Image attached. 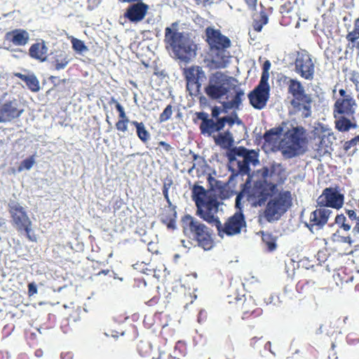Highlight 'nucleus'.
Returning <instances> with one entry per match:
<instances>
[{
  "label": "nucleus",
  "mask_w": 359,
  "mask_h": 359,
  "mask_svg": "<svg viewBox=\"0 0 359 359\" xmlns=\"http://www.w3.org/2000/svg\"><path fill=\"white\" fill-rule=\"evenodd\" d=\"M191 198L196 207V215L208 224H214L219 237L239 234L246 226L245 218L241 210L236 211L222 224L217 216L220 205L217 196L203 186H193Z\"/></svg>",
  "instance_id": "nucleus-1"
},
{
  "label": "nucleus",
  "mask_w": 359,
  "mask_h": 359,
  "mask_svg": "<svg viewBox=\"0 0 359 359\" xmlns=\"http://www.w3.org/2000/svg\"><path fill=\"white\" fill-rule=\"evenodd\" d=\"M205 41L208 45L209 63L211 67L218 69L226 67L231 57L228 49L231 46L229 37L212 27L205 29Z\"/></svg>",
  "instance_id": "nucleus-2"
},
{
  "label": "nucleus",
  "mask_w": 359,
  "mask_h": 359,
  "mask_svg": "<svg viewBox=\"0 0 359 359\" xmlns=\"http://www.w3.org/2000/svg\"><path fill=\"white\" fill-rule=\"evenodd\" d=\"M339 97L336 100L333 105V116L335 119L334 127L339 132H348L357 127L354 120L356 102L351 93L341 88L339 90Z\"/></svg>",
  "instance_id": "nucleus-3"
},
{
  "label": "nucleus",
  "mask_w": 359,
  "mask_h": 359,
  "mask_svg": "<svg viewBox=\"0 0 359 359\" xmlns=\"http://www.w3.org/2000/svg\"><path fill=\"white\" fill-rule=\"evenodd\" d=\"M177 27V23L173 22L165 29L164 42L178 59L187 61L196 54V45L189 33L178 32Z\"/></svg>",
  "instance_id": "nucleus-4"
},
{
  "label": "nucleus",
  "mask_w": 359,
  "mask_h": 359,
  "mask_svg": "<svg viewBox=\"0 0 359 359\" xmlns=\"http://www.w3.org/2000/svg\"><path fill=\"white\" fill-rule=\"evenodd\" d=\"M181 226L185 236L196 243L198 247L209 250L214 246L212 230L191 215L181 219Z\"/></svg>",
  "instance_id": "nucleus-5"
},
{
  "label": "nucleus",
  "mask_w": 359,
  "mask_h": 359,
  "mask_svg": "<svg viewBox=\"0 0 359 359\" xmlns=\"http://www.w3.org/2000/svg\"><path fill=\"white\" fill-rule=\"evenodd\" d=\"M306 133L302 126L293 127L285 133L280 141V150L284 157L292 158L304 153L307 142Z\"/></svg>",
  "instance_id": "nucleus-6"
},
{
  "label": "nucleus",
  "mask_w": 359,
  "mask_h": 359,
  "mask_svg": "<svg viewBox=\"0 0 359 359\" xmlns=\"http://www.w3.org/2000/svg\"><path fill=\"white\" fill-rule=\"evenodd\" d=\"M8 212L13 226L19 233H25L26 238L32 242H36V237L32 234V222L26 210L18 202L8 203Z\"/></svg>",
  "instance_id": "nucleus-7"
},
{
  "label": "nucleus",
  "mask_w": 359,
  "mask_h": 359,
  "mask_svg": "<svg viewBox=\"0 0 359 359\" xmlns=\"http://www.w3.org/2000/svg\"><path fill=\"white\" fill-rule=\"evenodd\" d=\"M292 205L291 191H281L267 203L264 212V217L269 222L278 220L290 209Z\"/></svg>",
  "instance_id": "nucleus-8"
},
{
  "label": "nucleus",
  "mask_w": 359,
  "mask_h": 359,
  "mask_svg": "<svg viewBox=\"0 0 359 359\" xmlns=\"http://www.w3.org/2000/svg\"><path fill=\"white\" fill-rule=\"evenodd\" d=\"M229 77L221 72L212 73L209 76L208 83L204 92L209 99L218 100L229 92Z\"/></svg>",
  "instance_id": "nucleus-9"
},
{
  "label": "nucleus",
  "mask_w": 359,
  "mask_h": 359,
  "mask_svg": "<svg viewBox=\"0 0 359 359\" xmlns=\"http://www.w3.org/2000/svg\"><path fill=\"white\" fill-rule=\"evenodd\" d=\"M277 189V184L270 183L266 181L257 180L253 183L252 187L248 191L247 199L253 207H261L265 205L268 198L271 196L270 191L275 192Z\"/></svg>",
  "instance_id": "nucleus-10"
},
{
  "label": "nucleus",
  "mask_w": 359,
  "mask_h": 359,
  "mask_svg": "<svg viewBox=\"0 0 359 359\" xmlns=\"http://www.w3.org/2000/svg\"><path fill=\"white\" fill-rule=\"evenodd\" d=\"M6 94L0 100V123L11 122L19 118L25 111L21 101L14 97L6 99Z\"/></svg>",
  "instance_id": "nucleus-11"
},
{
  "label": "nucleus",
  "mask_w": 359,
  "mask_h": 359,
  "mask_svg": "<svg viewBox=\"0 0 359 359\" xmlns=\"http://www.w3.org/2000/svg\"><path fill=\"white\" fill-rule=\"evenodd\" d=\"M184 76L187 82V90L191 95L199 94L202 83L206 80V75L200 66H191L184 69Z\"/></svg>",
  "instance_id": "nucleus-12"
},
{
  "label": "nucleus",
  "mask_w": 359,
  "mask_h": 359,
  "mask_svg": "<svg viewBox=\"0 0 359 359\" xmlns=\"http://www.w3.org/2000/svg\"><path fill=\"white\" fill-rule=\"evenodd\" d=\"M294 71L299 76L309 81L313 79L315 64L311 55L306 50L298 51L294 60Z\"/></svg>",
  "instance_id": "nucleus-13"
},
{
  "label": "nucleus",
  "mask_w": 359,
  "mask_h": 359,
  "mask_svg": "<svg viewBox=\"0 0 359 359\" xmlns=\"http://www.w3.org/2000/svg\"><path fill=\"white\" fill-rule=\"evenodd\" d=\"M344 202V196L339 192L337 187L325 188L317 199L318 206H323L325 208H332L337 210L343 206Z\"/></svg>",
  "instance_id": "nucleus-14"
},
{
  "label": "nucleus",
  "mask_w": 359,
  "mask_h": 359,
  "mask_svg": "<svg viewBox=\"0 0 359 359\" xmlns=\"http://www.w3.org/2000/svg\"><path fill=\"white\" fill-rule=\"evenodd\" d=\"M236 304L242 313L243 320L255 318L262 314V309L257 306L251 296L245 297L243 302L238 300Z\"/></svg>",
  "instance_id": "nucleus-15"
},
{
  "label": "nucleus",
  "mask_w": 359,
  "mask_h": 359,
  "mask_svg": "<svg viewBox=\"0 0 359 359\" xmlns=\"http://www.w3.org/2000/svg\"><path fill=\"white\" fill-rule=\"evenodd\" d=\"M319 208L313 211L309 217V222L306 224V226L312 231L314 228L316 229H322L328 221L332 211L324 208L323 206H318Z\"/></svg>",
  "instance_id": "nucleus-16"
},
{
  "label": "nucleus",
  "mask_w": 359,
  "mask_h": 359,
  "mask_svg": "<svg viewBox=\"0 0 359 359\" xmlns=\"http://www.w3.org/2000/svg\"><path fill=\"white\" fill-rule=\"evenodd\" d=\"M29 41V34L24 29H14L7 32L4 36V43L9 46H25Z\"/></svg>",
  "instance_id": "nucleus-17"
},
{
  "label": "nucleus",
  "mask_w": 359,
  "mask_h": 359,
  "mask_svg": "<svg viewBox=\"0 0 359 359\" xmlns=\"http://www.w3.org/2000/svg\"><path fill=\"white\" fill-rule=\"evenodd\" d=\"M149 6L142 1L133 4L128 7L123 14L125 18L130 22L137 23L146 16Z\"/></svg>",
  "instance_id": "nucleus-18"
},
{
  "label": "nucleus",
  "mask_w": 359,
  "mask_h": 359,
  "mask_svg": "<svg viewBox=\"0 0 359 359\" xmlns=\"http://www.w3.org/2000/svg\"><path fill=\"white\" fill-rule=\"evenodd\" d=\"M269 95L270 90L256 86L255 88L249 93L248 98L250 104L255 109H262L266 107Z\"/></svg>",
  "instance_id": "nucleus-19"
},
{
  "label": "nucleus",
  "mask_w": 359,
  "mask_h": 359,
  "mask_svg": "<svg viewBox=\"0 0 359 359\" xmlns=\"http://www.w3.org/2000/svg\"><path fill=\"white\" fill-rule=\"evenodd\" d=\"M312 98L310 95L305 93V90L299 94L293 96L291 104L298 110L304 109L303 116L307 118L311 114Z\"/></svg>",
  "instance_id": "nucleus-20"
},
{
  "label": "nucleus",
  "mask_w": 359,
  "mask_h": 359,
  "mask_svg": "<svg viewBox=\"0 0 359 359\" xmlns=\"http://www.w3.org/2000/svg\"><path fill=\"white\" fill-rule=\"evenodd\" d=\"M273 12V8H266L260 4V11L252 16V27L255 32H262L263 27L269 23V17Z\"/></svg>",
  "instance_id": "nucleus-21"
},
{
  "label": "nucleus",
  "mask_w": 359,
  "mask_h": 359,
  "mask_svg": "<svg viewBox=\"0 0 359 359\" xmlns=\"http://www.w3.org/2000/svg\"><path fill=\"white\" fill-rule=\"evenodd\" d=\"M48 48L44 41L33 43L29 48V55L39 62H45L48 57Z\"/></svg>",
  "instance_id": "nucleus-22"
},
{
  "label": "nucleus",
  "mask_w": 359,
  "mask_h": 359,
  "mask_svg": "<svg viewBox=\"0 0 359 359\" xmlns=\"http://www.w3.org/2000/svg\"><path fill=\"white\" fill-rule=\"evenodd\" d=\"M283 84L287 86V93L292 97L297 95L304 90V88L302 83L294 79H292L285 75H281L279 79Z\"/></svg>",
  "instance_id": "nucleus-23"
},
{
  "label": "nucleus",
  "mask_w": 359,
  "mask_h": 359,
  "mask_svg": "<svg viewBox=\"0 0 359 359\" xmlns=\"http://www.w3.org/2000/svg\"><path fill=\"white\" fill-rule=\"evenodd\" d=\"M14 76L23 81L29 90L32 92L37 93L39 91L40 83L37 77L34 74L25 75L20 72H16L14 73Z\"/></svg>",
  "instance_id": "nucleus-24"
},
{
  "label": "nucleus",
  "mask_w": 359,
  "mask_h": 359,
  "mask_svg": "<svg viewBox=\"0 0 359 359\" xmlns=\"http://www.w3.org/2000/svg\"><path fill=\"white\" fill-rule=\"evenodd\" d=\"M71 59L69 55L64 50H59L56 52L55 55L53 57L52 62L55 70L59 71L64 69L69 63Z\"/></svg>",
  "instance_id": "nucleus-25"
},
{
  "label": "nucleus",
  "mask_w": 359,
  "mask_h": 359,
  "mask_svg": "<svg viewBox=\"0 0 359 359\" xmlns=\"http://www.w3.org/2000/svg\"><path fill=\"white\" fill-rule=\"evenodd\" d=\"M235 95L230 101L224 102L222 107L226 110L238 109L244 98V91L240 88L236 90Z\"/></svg>",
  "instance_id": "nucleus-26"
},
{
  "label": "nucleus",
  "mask_w": 359,
  "mask_h": 359,
  "mask_svg": "<svg viewBox=\"0 0 359 359\" xmlns=\"http://www.w3.org/2000/svg\"><path fill=\"white\" fill-rule=\"evenodd\" d=\"M295 1L283 0V3L280 6V13L282 14V25H287L290 24V15L289 14L293 11Z\"/></svg>",
  "instance_id": "nucleus-27"
},
{
  "label": "nucleus",
  "mask_w": 359,
  "mask_h": 359,
  "mask_svg": "<svg viewBox=\"0 0 359 359\" xmlns=\"http://www.w3.org/2000/svg\"><path fill=\"white\" fill-rule=\"evenodd\" d=\"M332 142L330 141V137L326 135H323L319 137V142L316 149L319 156H322L326 154L330 153L331 149Z\"/></svg>",
  "instance_id": "nucleus-28"
},
{
  "label": "nucleus",
  "mask_w": 359,
  "mask_h": 359,
  "mask_svg": "<svg viewBox=\"0 0 359 359\" xmlns=\"http://www.w3.org/2000/svg\"><path fill=\"white\" fill-rule=\"evenodd\" d=\"M131 123L136 128V133L138 138L143 142L146 143L150 139V133L146 129V127L142 122L133 121Z\"/></svg>",
  "instance_id": "nucleus-29"
},
{
  "label": "nucleus",
  "mask_w": 359,
  "mask_h": 359,
  "mask_svg": "<svg viewBox=\"0 0 359 359\" xmlns=\"http://www.w3.org/2000/svg\"><path fill=\"white\" fill-rule=\"evenodd\" d=\"M187 353V347L185 342L178 341L174 348L173 355H170L168 359H181L184 357Z\"/></svg>",
  "instance_id": "nucleus-30"
},
{
  "label": "nucleus",
  "mask_w": 359,
  "mask_h": 359,
  "mask_svg": "<svg viewBox=\"0 0 359 359\" xmlns=\"http://www.w3.org/2000/svg\"><path fill=\"white\" fill-rule=\"evenodd\" d=\"M283 131V128L281 126L272 128L264 134L263 138L266 142L272 143L276 140L274 137H279Z\"/></svg>",
  "instance_id": "nucleus-31"
},
{
  "label": "nucleus",
  "mask_w": 359,
  "mask_h": 359,
  "mask_svg": "<svg viewBox=\"0 0 359 359\" xmlns=\"http://www.w3.org/2000/svg\"><path fill=\"white\" fill-rule=\"evenodd\" d=\"M175 219L176 212L172 210H169L168 213H163L161 218V222L170 229H175Z\"/></svg>",
  "instance_id": "nucleus-32"
},
{
  "label": "nucleus",
  "mask_w": 359,
  "mask_h": 359,
  "mask_svg": "<svg viewBox=\"0 0 359 359\" xmlns=\"http://www.w3.org/2000/svg\"><path fill=\"white\" fill-rule=\"evenodd\" d=\"M313 281L300 280L296 285V290L299 293H311L313 290Z\"/></svg>",
  "instance_id": "nucleus-33"
},
{
  "label": "nucleus",
  "mask_w": 359,
  "mask_h": 359,
  "mask_svg": "<svg viewBox=\"0 0 359 359\" xmlns=\"http://www.w3.org/2000/svg\"><path fill=\"white\" fill-rule=\"evenodd\" d=\"M262 241L267 250L269 252H272L276 248V239L271 233H264L262 234Z\"/></svg>",
  "instance_id": "nucleus-34"
},
{
  "label": "nucleus",
  "mask_w": 359,
  "mask_h": 359,
  "mask_svg": "<svg viewBox=\"0 0 359 359\" xmlns=\"http://www.w3.org/2000/svg\"><path fill=\"white\" fill-rule=\"evenodd\" d=\"M200 130L202 134L211 135L212 133L216 132L215 121L211 118L206 119L201 123Z\"/></svg>",
  "instance_id": "nucleus-35"
},
{
  "label": "nucleus",
  "mask_w": 359,
  "mask_h": 359,
  "mask_svg": "<svg viewBox=\"0 0 359 359\" xmlns=\"http://www.w3.org/2000/svg\"><path fill=\"white\" fill-rule=\"evenodd\" d=\"M71 43L72 45V48L76 53H82L88 50V47L85 45L83 41L73 36L71 38Z\"/></svg>",
  "instance_id": "nucleus-36"
},
{
  "label": "nucleus",
  "mask_w": 359,
  "mask_h": 359,
  "mask_svg": "<svg viewBox=\"0 0 359 359\" xmlns=\"http://www.w3.org/2000/svg\"><path fill=\"white\" fill-rule=\"evenodd\" d=\"M359 39V18L354 21L353 29L348 32L346 35V39L352 43H354Z\"/></svg>",
  "instance_id": "nucleus-37"
},
{
  "label": "nucleus",
  "mask_w": 359,
  "mask_h": 359,
  "mask_svg": "<svg viewBox=\"0 0 359 359\" xmlns=\"http://www.w3.org/2000/svg\"><path fill=\"white\" fill-rule=\"evenodd\" d=\"M139 354L145 357L149 355L151 352V346L148 342L140 341L137 346Z\"/></svg>",
  "instance_id": "nucleus-38"
},
{
  "label": "nucleus",
  "mask_w": 359,
  "mask_h": 359,
  "mask_svg": "<svg viewBox=\"0 0 359 359\" xmlns=\"http://www.w3.org/2000/svg\"><path fill=\"white\" fill-rule=\"evenodd\" d=\"M215 142L219 145H229L232 143L233 140L229 132H226L225 133L219 134L215 139Z\"/></svg>",
  "instance_id": "nucleus-39"
},
{
  "label": "nucleus",
  "mask_w": 359,
  "mask_h": 359,
  "mask_svg": "<svg viewBox=\"0 0 359 359\" xmlns=\"http://www.w3.org/2000/svg\"><path fill=\"white\" fill-rule=\"evenodd\" d=\"M335 223L342 229L348 231L351 228V224L346 222V218L343 214L337 215L335 217Z\"/></svg>",
  "instance_id": "nucleus-40"
},
{
  "label": "nucleus",
  "mask_w": 359,
  "mask_h": 359,
  "mask_svg": "<svg viewBox=\"0 0 359 359\" xmlns=\"http://www.w3.org/2000/svg\"><path fill=\"white\" fill-rule=\"evenodd\" d=\"M35 163L34 156L32 155L29 158L23 160L20 166L18 168V172H21L23 170H30Z\"/></svg>",
  "instance_id": "nucleus-41"
},
{
  "label": "nucleus",
  "mask_w": 359,
  "mask_h": 359,
  "mask_svg": "<svg viewBox=\"0 0 359 359\" xmlns=\"http://www.w3.org/2000/svg\"><path fill=\"white\" fill-rule=\"evenodd\" d=\"M172 180H168L167 182H164L163 186V189H162L163 196L169 206H170L172 205V203L169 198L168 191H169L170 187L172 186Z\"/></svg>",
  "instance_id": "nucleus-42"
},
{
  "label": "nucleus",
  "mask_w": 359,
  "mask_h": 359,
  "mask_svg": "<svg viewBox=\"0 0 359 359\" xmlns=\"http://www.w3.org/2000/svg\"><path fill=\"white\" fill-rule=\"evenodd\" d=\"M172 114V107L171 104H168L163 111L160 114L159 121L165 122L170 118Z\"/></svg>",
  "instance_id": "nucleus-43"
},
{
  "label": "nucleus",
  "mask_w": 359,
  "mask_h": 359,
  "mask_svg": "<svg viewBox=\"0 0 359 359\" xmlns=\"http://www.w3.org/2000/svg\"><path fill=\"white\" fill-rule=\"evenodd\" d=\"M269 78V72H262L261 79L259 81V84L257 86H259L260 88H264L267 90H270V86L268 83Z\"/></svg>",
  "instance_id": "nucleus-44"
},
{
  "label": "nucleus",
  "mask_w": 359,
  "mask_h": 359,
  "mask_svg": "<svg viewBox=\"0 0 359 359\" xmlns=\"http://www.w3.org/2000/svg\"><path fill=\"white\" fill-rule=\"evenodd\" d=\"M238 172L243 175L249 174L250 170V164L243 159L238 161Z\"/></svg>",
  "instance_id": "nucleus-45"
},
{
  "label": "nucleus",
  "mask_w": 359,
  "mask_h": 359,
  "mask_svg": "<svg viewBox=\"0 0 359 359\" xmlns=\"http://www.w3.org/2000/svg\"><path fill=\"white\" fill-rule=\"evenodd\" d=\"M129 120H118L116 123L115 126L118 131L126 133L128 130V124Z\"/></svg>",
  "instance_id": "nucleus-46"
},
{
  "label": "nucleus",
  "mask_w": 359,
  "mask_h": 359,
  "mask_svg": "<svg viewBox=\"0 0 359 359\" xmlns=\"http://www.w3.org/2000/svg\"><path fill=\"white\" fill-rule=\"evenodd\" d=\"M358 140L356 136L350 140L346 141L343 144V149L345 152H348L352 147L356 146Z\"/></svg>",
  "instance_id": "nucleus-47"
},
{
  "label": "nucleus",
  "mask_w": 359,
  "mask_h": 359,
  "mask_svg": "<svg viewBox=\"0 0 359 359\" xmlns=\"http://www.w3.org/2000/svg\"><path fill=\"white\" fill-rule=\"evenodd\" d=\"M193 161L194 163H193V165L189 169V172H191L194 169H196V167L197 165L202 164L205 163V160L203 157L198 156V154H196L194 153L192 154Z\"/></svg>",
  "instance_id": "nucleus-48"
},
{
  "label": "nucleus",
  "mask_w": 359,
  "mask_h": 359,
  "mask_svg": "<svg viewBox=\"0 0 359 359\" xmlns=\"http://www.w3.org/2000/svg\"><path fill=\"white\" fill-rule=\"evenodd\" d=\"M255 157V152L254 151H248V152L245 156V158L243 159L250 164L251 163H255L257 161V159H256Z\"/></svg>",
  "instance_id": "nucleus-49"
},
{
  "label": "nucleus",
  "mask_w": 359,
  "mask_h": 359,
  "mask_svg": "<svg viewBox=\"0 0 359 359\" xmlns=\"http://www.w3.org/2000/svg\"><path fill=\"white\" fill-rule=\"evenodd\" d=\"M346 214L348 215V219L352 222L355 221L356 222L359 219V216L357 215L356 210L354 209H345Z\"/></svg>",
  "instance_id": "nucleus-50"
},
{
  "label": "nucleus",
  "mask_w": 359,
  "mask_h": 359,
  "mask_svg": "<svg viewBox=\"0 0 359 359\" xmlns=\"http://www.w3.org/2000/svg\"><path fill=\"white\" fill-rule=\"evenodd\" d=\"M350 81L353 82L355 86V90H359V73L357 72H352L351 73Z\"/></svg>",
  "instance_id": "nucleus-51"
},
{
  "label": "nucleus",
  "mask_w": 359,
  "mask_h": 359,
  "mask_svg": "<svg viewBox=\"0 0 359 359\" xmlns=\"http://www.w3.org/2000/svg\"><path fill=\"white\" fill-rule=\"evenodd\" d=\"M109 104H115L116 109L118 111V114L125 112V110H124V108L123 107V106L114 97L111 98V100L109 102Z\"/></svg>",
  "instance_id": "nucleus-52"
},
{
  "label": "nucleus",
  "mask_w": 359,
  "mask_h": 359,
  "mask_svg": "<svg viewBox=\"0 0 359 359\" xmlns=\"http://www.w3.org/2000/svg\"><path fill=\"white\" fill-rule=\"evenodd\" d=\"M109 104H115L116 109L118 111V114L125 112V110H124V108L123 107V106L114 97L111 98V100L109 102Z\"/></svg>",
  "instance_id": "nucleus-53"
},
{
  "label": "nucleus",
  "mask_w": 359,
  "mask_h": 359,
  "mask_svg": "<svg viewBox=\"0 0 359 359\" xmlns=\"http://www.w3.org/2000/svg\"><path fill=\"white\" fill-rule=\"evenodd\" d=\"M215 131H220L225 126V123L223 117L219 118L217 122H215Z\"/></svg>",
  "instance_id": "nucleus-54"
},
{
  "label": "nucleus",
  "mask_w": 359,
  "mask_h": 359,
  "mask_svg": "<svg viewBox=\"0 0 359 359\" xmlns=\"http://www.w3.org/2000/svg\"><path fill=\"white\" fill-rule=\"evenodd\" d=\"M37 291V287L34 283H30L28 284V294L29 296L36 294Z\"/></svg>",
  "instance_id": "nucleus-55"
},
{
  "label": "nucleus",
  "mask_w": 359,
  "mask_h": 359,
  "mask_svg": "<svg viewBox=\"0 0 359 359\" xmlns=\"http://www.w3.org/2000/svg\"><path fill=\"white\" fill-rule=\"evenodd\" d=\"M258 0H244L248 8L252 11L256 10Z\"/></svg>",
  "instance_id": "nucleus-56"
},
{
  "label": "nucleus",
  "mask_w": 359,
  "mask_h": 359,
  "mask_svg": "<svg viewBox=\"0 0 359 359\" xmlns=\"http://www.w3.org/2000/svg\"><path fill=\"white\" fill-rule=\"evenodd\" d=\"M249 150L244 147H239L236 149L235 151V154L238 156H242L243 158H245V156L248 152Z\"/></svg>",
  "instance_id": "nucleus-57"
},
{
  "label": "nucleus",
  "mask_w": 359,
  "mask_h": 359,
  "mask_svg": "<svg viewBox=\"0 0 359 359\" xmlns=\"http://www.w3.org/2000/svg\"><path fill=\"white\" fill-rule=\"evenodd\" d=\"M196 118L199 120H201L202 122H204L206 119L208 118V114L203 111L196 112Z\"/></svg>",
  "instance_id": "nucleus-58"
},
{
  "label": "nucleus",
  "mask_w": 359,
  "mask_h": 359,
  "mask_svg": "<svg viewBox=\"0 0 359 359\" xmlns=\"http://www.w3.org/2000/svg\"><path fill=\"white\" fill-rule=\"evenodd\" d=\"M225 124L232 126L235 123V118L233 116H226L223 117Z\"/></svg>",
  "instance_id": "nucleus-59"
},
{
  "label": "nucleus",
  "mask_w": 359,
  "mask_h": 359,
  "mask_svg": "<svg viewBox=\"0 0 359 359\" xmlns=\"http://www.w3.org/2000/svg\"><path fill=\"white\" fill-rule=\"evenodd\" d=\"M158 144L161 146L165 151H170L172 149V147L164 141L159 142Z\"/></svg>",
  "instance_id": "nucleus-60"
},
{
  "label": "nucleus",
  "mask_w": 359,
  "mask_h": 359,
  "mask_svg": "<svg viewBox=\"0 0 359 359\" xmlns=\"http://www.w3.org/2000/svg\"><path fill=\"white\" fill-rule=\"evenodd\" d=\"M196 5L205 6L212 3V0H194Z\"/></svg>",
  "instance_id": "nucleus-61"
},
{
  "label": "nucleus",
  "mask_w": 359,
  "mask_h": 359,
  "mask_svg": "<svg viewBox=\"0 0 359 359\" xmlns=\"http://www.w3.org/2000/svg\"><path fill=\"white\" fill-rule=\"evenodd\" d=\"M61 359H74L73 353L71 352L62 353L61 354Z\"/></svg>",
  "instance_id": "nucleus-62"
},
{
  "label": "nucleus",
  "mask_w": 359,
  "mask_h": 359,
  "mask_svg": "<svg viewBox=\"0 0 359 359\" xmlns=\"http://www.w3.org/2000/svg\"><path fill=\"white\" fill-rule=\"evenodd\" d=\"M279 170L280 171L282 170V168H281V165L280 164L278 165H273L271 166V172H270V175L272 176L276 172L277 170Z\"/></svg>",
  "instance_id": "nucleus-63"
},
{
  "label": "nucleus",
  "mask_w": 359,
  "mask_h": 359,
  "mask_svg": "<svg viewBox=\"0 0 359 359\" xmlns=\"http://www.w3.org/2000/svg\"><path fill=\"white\" fill-rule=\"evenodd\" d=\"M271 63L269 60L264 62L263 65L262 72H269V69H270Z\"/></svg>",
  "instance_id": "nucleus-64"
}]
</instances>
